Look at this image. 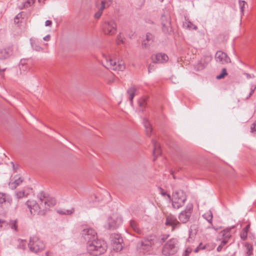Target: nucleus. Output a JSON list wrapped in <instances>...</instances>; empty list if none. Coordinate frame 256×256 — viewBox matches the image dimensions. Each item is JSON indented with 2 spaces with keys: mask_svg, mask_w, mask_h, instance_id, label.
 I'll return each mask as SVG.
<instances>
[{
  "mask_svg": "<svg viewBox=\"0 0 256 256\" xmlns=\"http://www.w3.org/2000/svg\"><path fill=\"white\" fill-rule=\"evenodd\" d=\"M82 235L88 241L87 250L91 254L98 256L104 254L106 250V243L101 240H95L96 232L91 228H84L82 231Z\"/></svg>",
  "mask_w": 256,
  "mask_h": 256,
  "instance_id": "f257e3e1",
  "label": "nucleus"
},
{
  "mask_svg": "<svg viewBox=\"0 0 256 256\" xmlns=\"http://www.w3.org/2000/svg\"><path fill=\"white\" fill-rule=\"evenodd\" d=\"M104 60L102 61L103 66L106 68L113 70L122 71L126 66L122 60H113L111 56L104 54H102Z\"/></svg>",
  "mask_w": 256,
  "mask_h": 256,
  "instance_id": "f03ea898",
  "label": "nucleus"
},
{
  "mask_svg": "<svg viewBox=\"0 0 256 256\" xmlns=\"http://www.w3.org/2000/svg\"><path fill=\"white\" fill-rule=\"evenodd\" d=\"M36 196L38 202L40 206H44L46 208L53 206L56 203V198L50 196L49 193H38Z\"/></svg>",
  "mask_w": 256,
  "mask_h": 256,
  "instance_id": "7ed1b4c3",
  "label": "nucleus"
},
{
  "mask_svg": "<svg viewBox=\"0 0 256 256\" xmlns=\"http://www.w3.org/2000/svg\"><path fill=\"white\" fill-rule=\"evenodd\" d=\"M160 194L164 196H166L170 200H172L173 207L177 209L181 207L186 200L184 193H172V198L169 193Z\"/></svg>",
  "mask_w": 256,
  "mask_h": 256,
  "instance_id": "20e7f679",
  "label": "nucleus"
},
{
  "mask_svg": "<svg viewBox=\"0 0 256 256\" xmlns=\"http://www.w3.org/2000/svg\"><path fill=\"white\" fill-rule=\"evenodd\" d=\"M156 237L150 236L144 238L137 244V249L140 252L145 253L150 250L152 246L155 244Z\"/></svg>",
  "mask_w": 256,
  "mask_h": 256,
  "instance_id": "39448f33",
  "label": "nucleus"
},
{
  "mask_svg": "<svg viewBox=\"0 0 256 256\" xmlns=\"http://www.w3.org/2000/svg\"><path fill=\"white\" fill-rule=\"evenodd\" d=\"M28 246L31 252L38 253L44 249L45 244L38 237L33 236L30 238Z\"/></svg>",
  "mask_w": 256,
  "mask_h": 256,
  "instance_id": "423d86ee",
  "label": "nucleus"
},
{
  "mask_svg": "<svg viewBox=\"0 0 256 256\" xmlns=\"http://www.w3.org/2000/svg\"><path fill=\"white\" fill-rule=\"evenodd\" d=\"M178 250V240L175 238H172L164 245L162 253L165 256H170L174 254Z\"/></svg>",
  "mask_w": 256,
  "mask_h": 256,
  "instance_id": "0eeeda50",
  "label": "nucleus"
},
{
  "mask_svg": "<svg viewBox=\"0 0 256 256\" xmlns=\"http://www.w3.org/2000/svg\"><path fill=\"white\" fill-rule=\"evenodd\" d=\"M102 28L106 34L112 36L116 32V24L114 20L110 19L104 22Z\"/></svg>",
  "mask_w": 256,
  "mask_h": 256,
  "instance_id": "6e6552de",
  "label": "nucleus"
},
{
  "mask_svg": "<svg viewBox=\"0 0 256 256\" xmlns=\"http://www.w3.org/2000/svg\"><path fill=\"white\" fill-rule=\"evenodd\" d=\"M106 227L109 230H114L120 226L122 223V216L118 214H112L108 220Z\"/></svg>",
  "mask_w": 256,
  "mask_h": 256,
  "instance_id": "1a4fd4ad",
  "label": "nucleus"
},
{
  "mask_svg": "<svg viewBox=\"0 0 256 256\" xmlns=\"http://www.w3.org/2000/svg\"><path fill=\"white\" fill-rule=\"evenodd\" d=\"M112 243L114 244V249L116 251H120L122 250V242L123 240L118 234H112L110 236Z\"/></svg>",
  "mask_w": 256,
  "mask_h": 256,
  "instance_id": "9d476101",
  "label": "nucleus"
},
{
  "mask_svg": "<svg viewBox=\"0 0 256 256\" xmlns=\"http://www.w3.org/2000/svg\"><path fill=\"white\" fill-rule=\"evenodd\" d=\"M193 210V205L189 204L186 206L184 210L182 211L179 215V220L182 223H186L188 221Z\"/></svg>",
  "mask_w": 256,
  "mask_h": 256,
  "instance_id": "9b49d317",
  "label": "nucleus"
},
{
  "mask_svg": "<svg viewBox=\"0 0 256 256\" xmlns=\"http://www.w3.org/2000/svg\"><path fill=\"white\" fill-rule=\"evenodd\" d=\"M212 57L210 56H204L194 66L195 70L200 71L204 70L207 64L211 61Z\"/></svg>",
  "mask_w": 256,
  "mask_h": 256,
  "instance_id": "f8f14e48",
  "label": "nucleus"
},
{
  "mask_svg": "<svg viewBox=\"0 0 256 256\" xmlns=\"http://www.w3.org/2000/svg\"><path fill=\"white\" fill-rule=\"evenodd\" d=\"M165 224L167 226H170L172 228V230L180 227V224L176 220V218L172 214H169L166 216Z\"/></svg>",
  "mask_w": 256,
  "mask_h": 256,
  "instance_id": "ddd939ff",
  "label": "nucleus"
},
{
  "mask_svg": "<svg viewBox=\"0 0 256 256\" xmlns=\"http://www.w3.org/2000/svg\"><path fill=\"white\" fill-rule=\"evenodd\" d=\"M216 60L218 62L224 64L231 62L227 54L222 51H218L216 54Z\"/></svg>",
  "mask_w": 256,
  "mask_h": 256,
  "instance_id": "4468645a",
  "label": "nucleus"
},
{
  "mask_svg": "<svg viewBox=\"0 0 256 256\" xmlns=\"http://www.w3.org/2000/svg\"><path fill=\"white\" fill-rule=\"evenodd\" d=\"M13 52L12 45H9L3 48H0V59L8 58Z\"/></svg>",
  "mask_w": 256,
  "mask_h": 256,
  "instance_id": "2eb2a0df",
  "label": "nucleus"
},
{
  "mask_svg": "<svg viewBox=\"0 0 256 256\" xmlns=\"http://www.w3.org/2000/svg\"><path fill=\"white\" fill-rule=\"evenodd\" d=\"M152 60L154 63L162 64L166 62L168 58L165 54L158 53L152 55Z\"/></svg>",
  "mask_w": 256,
  "mask_h": 256,
  "instance_id": "dca6fc26",
  "label": "nucleus"
},
{
  "mask_svg": "<svg viewBox=\"0 0 256 256\" xmlns=\"http://www.w3.org/2000/svg\"><path fill=\"white\" fill-rule=\"evenodd\" d=\"M14 181L10 182L8 184L10 188L13 190L15 189L18 186L22 183L23 180L18 176L16 175L14 176Z\"/></svg>",
  "mask_w": 256,
  "mask_h": 256,
  "instance_id": "f3484780",
  "label": "nucleus"
},
{
  "mask_svg": "<svg viewBox=\"0 0 256 256\" xmlns=\"http://www.w3.org/2000/svg\"><path fill=\"white\" fill-rule=\"evenodd\" d=\"M164 18H166L165 16L162 15L161 18L162 25V31L164 33L166 34L171 30L170 22L168 19L166 20V22H164Z\"/></svg>",
  "mask_w": 256,
  "mask_h": 256,
  "instance_id": "a211bd4d",
  "label": "nucleus"
},
{
  "mask_svg": "<svg viewBox=\"0 0 256 256\" xmlns=\"http://www.w3.org/2000/svg\"><path fill=\"white\" fill-rule=\"evenodd\" d=\"M198 226L196 225L193 224L190 226L189 230V237L188 240L189 242H192L197 233Z\"/></svg>",
  "mask_w": 256,
  "mask_h": 256,
  "instance_id": "6ab92c4d",
  "label": "nucleus"
},
{
  "mask_svg": "<svg viewBox=\"0 0 256 256\" xmlns=\"http://www.w3.org/2000/svg\"><path fill=\"white\" fill-rule=\"evenodd\" d=\"M152 142L154 146L153 155L154 157H156L161 154L160 146L159 144L154 140H152Z\"/></svg>",
  "mask_w": 256,
  "mask_h": 256,
  "instance_id": "aec40b11",
  "label": "nucleus"
},
{
  "mask_svg": "<svg viewBox=\"0 0 256 256\" xmlns=\"http://www.w3.org/2000/svg\"><path fill=\"white\" fill-rule=\"evenodd\" d=\"M143 123L146 129V134L148 136H150L152 132V128L148 120L146 118H144L143 120Z\"/></svg>",
  "mask_w": 256,
  "mask_h": 256,
  "instance_id": "412c9836",
  "label": "nucleus"
},
{
  "mask_svg": "<svg viewBox=\"0 0 256 256\" xmlns=\"http://www.w3.org/2000/svg\"><path fill=\"white\" fill-rule=\"evenodd\" d=\"M30 202L29 200L27 201L26 204L28 205V207L30 208V213L32 214H39L40 211H38V210H37V208H38V206H39L38 204H36L34 202V205L32 206V205L31 204H30Z\"/></svg>",
  "mask_w": 256,
  "mask_h": 256,
  "instance_id": "4be33fe9",
  "label": "nucleus"
},
{
  "mask_svg": "<svg viewBox=\"0 0 256 256\" xmlns=\"http://www.w3.org/2000/svg\"><path fill=\"white\" fill-rule=\"evenodd\" d=\"M136 89L134 86H132L129 88L127 90V94L128 95V99L131 102V104H132V100L134 98Z\"/></svg>",
  "mask_w": 256,
  "mask_h": 256,
  "instance_id": "5701e85b",
  "label": "nucleus"
},
{
  "mask_svg": "<svg viewBox=\"0 0 256 256\" xmlns=\"http://www.w3.org/2000/svg\"><path fill=\"white\" fill-rule=\"evenodd\" d=\"M74 208L70 210L58 209L56 210L57 212L61 215H70L74 213Z\"/></svg>",
  "mask_w": 256,
  "mask_h": 256,
  "instance_id": "b1692460",
  "label": "nucleus"
},
{
  "mask_svg": "<svg viewBox=\"0 0 256 256\" xmlns=\"http://www.w3.org/2000/svg\"><path fill=\"white\" fill-rule=\"evenodd\" d=\"M202 217L206 219L210 224H212V213L211 210H208L202 215Z\"/></svg>",
  "mask_w": 256,
  "mask_h": 256,
  "instance_id": "393cba45",
  "label": "nucleus"
},
{
  "mask_svg": "<svg viewBox=\"0 0 256 256\" xmlns=\"http://www.w3.org/2000/svg\"><path fill=\"white\" fill-rule=\"evenodd\" d=\"M98 0L96 2V6L98 8V10L102 12L106 8L109 6L110 5V4L106 2L105 1L101 0L100 6L98 5Z\"/></svg>",
  "mask_w": 256,
  "mask_h": 256,
  "instance_id": "a878e982",
  "label": "nucleus"
},
{
  "mask_svg": "<svg viewBox=\"0 0 256 256\" xmlns=\"http://www.w3.org/2000/svg\"><path fill=\"white\" fill-rule=\"evenodd\" d=\"M130 227L132 228V230L137 233L140 234L141 232V230H140L137 223L134 220H130Z\"/></svg>",
  "mask_w": 256,
  "mask_h": 256,
  "instance_id": "bb28decb",
  "label": "nucleus"
},
{
  "mask_svg": "<svg viewBox=\"0 0 256 256\" xmlns=\"http://www.w3.org/2000/svg\"><path fill=\"white\" fill-rule=\"evenodd\" d=\"M184 26L189 30H196L197 26L194 25L191 22L186 20L184 23Z\"/></svg>",
  "mask_w": 256,
  "mask_h": 256,
  "instance_id": "cd10ccee",
  "label": "nucleus"
},
{
  "mask_svg": "<svg viewBox=\"0 0 256 256\" xmlns=\"http://www.w3.org/2000/svg\"><path fill=\"white\" fill-rule=\"evenodd\" d=\"M249 228L250 225L248 224L242 230L240 234V238L242 240H245L246 239L248 236V232Z\"/></svg>",
  "mask_w": 256,
  "mask_h": 256,
  "instance_id": "c85d7f7f",
  "label": "nucleus"
},
{
  "mask_svg": "<svg viewBox=\"0 0 256 256\" xmlns=\"http://www.w3.org/2000/svg\"><path fill=\"white\" fill-rule=\"evenodd\" d=\"M19 67L20 70L21 71L22 70L24 72L30 68V66L28 65V64L26 62L25 60L20 61Z\"/></svg>",
  "mask_w": 256,
  "mask_h": 256,
  "instance_id": "c756f323",
  "label": "nucleus"
},
{
  "mask_svg": "<svg viewBox=\"0 0 256 256\" xmlns=\"http://www.w3.org/2000/svg\"><path fill=\"white\" fill-rule=\"evenodd\" d=\"M17 220H12L10 221V223H8V228H10L12 230H14L15 231H18V225L16 224Z\"/></svg>",
  "mask_w": 256,
  "mask_h": 256,
  "instance_id": "7c9ffc66",
  "label": "nucleus"
},
{
  "mask_svg": "<svg viewBox=\"0 0 256 256\" xmlns=\"http://www.w3.org/2000/svg\"><path fill=\"white\" fill-rule=\"evenodd\" d=\"M245 246L246 248V256H250L252 254V246L249 244V243H246L245 244Z\"/></svg>",
  "mask_w": 256,
  "mask_h": 256,
  "instance_id": "2f4dec72",
  "label": "nucleus"
},
{
  "mask_svg": "<svg viewBox=\"0 0 256 256\" xmlns=\"http://www.w3.org/2000/svg\"><path fill=\"white\" fill-rule=\"evenodd\" d=\"M8 228V222L6 220L0 219V230H7Z\"/></svg>",
  "mask_w": 256,
  "mask_h": 256,
  "instance_id": "473e14b6",
  "label": "nucleus"
},
{
  "mask_svg": "<svg viewBox=\"0 0 256 256\" xmlns=\"http://www.w3.org/2000/svg\"><path fill=\"white\" fill-rule=\"evenodd\" d=\"M222 236H224V240H227L228 241V238H230L231 237V234H230V232L228 230H224L222 232Z\"/></svg>",
  "mask_w": 256,
  "mask_h": 256,
  "instance_id": "72a5a7b5",
  "label": "nucleus"
},
{
  "mask_svg": "<svg viewBox=\"0 0 256 256\" xmlns=\"http://www.w3.org/2000/svg\"><path fill=\"white\" fill-rule=\"evenodd\" d=\"M228 243L227 240H222L220 244L218 246L217 250L218 252H220L224 246H225Z\"/></svg>",
  "mask_w": 256,
  "mask_h": 256,
  "instance_id": "f704fd0d",
  "label": "nucleus"
},
{
  "mask_svg": "<svg viewBox=\"0 0 256 256\" xmlns=\"http://www.w3.org/2000/svg\"><path fill=\"white\" fill-rule=\"evenodd\" d=\"M256 89V85H252L250 88V92L248 95L246 96V99L248 100L254 93Z\"/></svg>",
  "mask_w": 256,
  "mask_h": 256,
  "instance_id": "c9c22d12",
  "label": "nucleus"
},
{
  "mask_svg": "<svg viewBox=\"0 0 256 256\" xmlns=\"http://www.w3.org/2000/svg\"><path fill=\"white\" fill-rule=\"evenodd\" d=\"M228 74L227 72H226V68H224L222 70V74H220L216 76V78L218 79V80H220V79H221V78H224V76H226Z\"/></svg>",
  "mask_w": 256,
  "mask_h": 256,
  "instance_id": "e433bc0d",
  "label": "nucleus"
},
{
  "mask_svg": "<svg viewBox=\"0 0 256 256\" xmlns=\"http://www.w3.org/2000/svg\"><path fill=\"white\" fill-rule=\"evenodd\" d=\"M138 106L142 108H144L146 106V100L144 99V98H140L138 100Z\"/></svg>",
  "mask_w": 256,
  "mask_h": 256,
  "instance_id": "4c0bfd02",
  "label": "nucleus"
},
{
  "mask_svg": "<svg viewBox=\"0 0 256 256\" xmlns=\"http://www.w3.org/2000/svg\"><path fill=\"white\" fill-rule=\"evenodd\" d=\"M26 240H20L19 248L22 249H25L26 248Z\"/></svg>",
  "mask_w": 256,
  "mask_h": 256,
  "instance_id": "58836bf2",
  "label": "nucleus"
},
{
  "mask_svg": "<svg viewBox=\"0 0 256 256\" xmlns=\"http://www.w3.org/2000/svg\"><path fill=\"white\" fill-rule=\"evenodd\" d=\"M6 196L5 193H0V204H2L6 202Z\"/></svg>",
  "mask_w": 256,
  "mask_h": 256,
  "instance_id": "ea45409f",
  "label": "nucleus"
},
{
  "mask_svg": "<svg viewBox=\"0 0 256 256\" xmlns=\"http://www.w3.org/2000/svg\"><path fill=\"white\" fill-rule=\"evenodd\" d=\"M239 4L240 6V10L242 12L244 11V9L245 8V6L246 5V2L243 0H240Z\"/></svg>",
  "mask_w": 256,
  "mask_h": 256,
  "instance_id": "a19ab883",
  "label": "nucleus"
},
{
  "mask_svg": "<svg viewBox=\"0 0 256 256\" xmlns=\"http://www.w3.org/2000/svg\"><path fill=\"white\" fill-rule=\"evenodd\" d=\"M34 0H28L24 3V7L28 8L32 4H34Z\"/></svg>",
  "mask_w": 256,
  "mask_h": 256,
  "instance_id": "79ce46f5",
  "label": "nucleus"
},
{
  "mask_svg": "<svg viewBox=\"0 0 256 256\" xmlns=\"http://www.w3.org/2000/svg\"><path fill=\"white\" fill-rule=\"evenodd\" d=\"M168 236L169 235L168 234L162 235L159 239L160 242L161 244L163 243L168 238Z\"/></svg>",
  "mask_w": 256,
  "mask_h": 256,
  "instance_id": "37998d69",
  "label": "nucleus"
},
{
  "mask_svg": "<svg viewBox=\"0 0 256 256\" xmlns=\"http://www.w3.org/2000/svg\"><path fill=\"white\" fill-rule=\"evenodd\" d=\"M28 193H16V196L18 198H21L23 197L26 196Z\"/></svg>",
  "mask_w": 256,
  "mask_h": 256,
  "instance_id": "c03bdc74",
  "label": "nucleus"
},
{
  "mask_svg": "<svg viewBox=\"0 0 256 256\" xmlns=\"http://www.w3.org/2000/svg\"><path fill=\"white\" fill-rule=\"evenodd\" d=\"M146 40L148 42L153 40V36L152 34L148 33L146 35Z\"/></svg>",
  "mask_w": 256,
  "mask_h": 256,
  "instance_id": "a18cd8bd",
  "label": "nucleus"
},
{
  "mask_svg": "<svg viewBox=\"0 0 256 256\" xmlns=\"http://www.w3.org/2000/svg\"><path fill=\"white\" fill-rule=\"evenodd\" d=\"M192 249L190 248H188L184 251V256H188L192 252Z\"/></svg>",
  "mask_w": 256,
  "mask_h": 256,
  "instance_id": "49530a36",
  "label": "nucleus"
},
{
  "mask_svg": "<svg viewBox=\"0 0 256 256\" xmlns=\"http://www.w3.org/2000/svg\"><path fill=\"white\" fill-rule=\"evenodd\" d=\"M250 132H256V120L253 123L250 128Z\"/></svg>",
  "mask_w": 256,
  "mask_h": 256,
  "instance_id": "de8ad7c7",
  "label": "nucleus"
},
{
  "mask_svg": "<svg viewBox=\"0 0 256 256\" xmlns=\"http://www.w3.org/2000/svg\"><path fill=\"white\" fill-rule=\"evenodd\" d=\"M124 41L122 39H121V36L120 34H118L117 36V44H123Z\"/></svg>",
  "mask_w": 256,
  "mask_h": 256,
  "instance_id": "09e8293b",
  "label": "nucleus"
},
{
  "mask_svg": "<svg viewBox=\"0 0 256 256\" xmlns=\"http://www.w3.org/2000/svg\"><path fill=\"white\" fill-rule=\"evenodd\" d=\"M146 40H144L142 43L143 48H146L150 46V44L148 43L149 42H146Z\"/></svg>",
  "mask_w": 256,
  "mask_h": 256,
  "instance_id": "8fccbe9b",
  "label": "nucleus"
},
{
  "mask_svg": "<svg viewBox=\"0 0 256 256\" xmlns=\"http://www.w3.org/2000/svg\"><path fill=\"white\" fill-rule=\"evenodd\" d=\"M102 12L100 10H98L97 12H96L94 14V18L96 19L99 18L102 14Z\"/></svg>",
  "mask_w": 256,
  "mask_h": 256,
  "instance_id": "3c124183",
  "label": "nucleus"
},
{
  "mask_svg": "<svg viewBox=\"0 0 256 256\" xmlns=\"http://www.w3.org/2000/svg\"><path fill=\"white\" fill-rule=\"evenodd\" d=\"M20 14H18L14 18V22L16 24H18L19 22V18L20 17Z\"/></svg>",
  "mask_w": 256,
  "mask_h": 256,
  "instance_id": "603ef678",
  "label": "nucleus"
},
{
  "mask_svg": "<svg viewBox=\"0 0 256 256\" xmlns=\"http://www.w3.org/2000/svg\"><path fill=\"white\" fill-rule=\"evenodd\" d=\"M45 26H52V22L50 20H47L45 22Z\"/></svg>",
  "mask_w": 256,
  "mask_h": 256,
  "instance_id": "864d4df0",
  "label": "nucleus"
},
{
  "mask_svg": "<svg viewBox=\"0 0 256 256\" xmlns=\"http://www.w3.org/2000/svg\"><path fill=\"white\" fill-rule=\"evenodd\" d=\"M50 34H48L46 36H44L43 39L45 41H49L50 40Z\"/></svg>",
  "mask_w": 256,
  "mask_h": 256,
  "instance_id": "5fc2aeb1",
  "label": "nucleus"
},
{
  "mask_svg": "<svg viewBox=\"0 0 256 256\" xmlns=\"http://www.w3.org/2000/svg\"><path fill=\"white\" fill-rule=\"evenodd\" d=\"M80 256H94V255L91 254L88 252V253H84L80 254Z\"/></svg>",
  "mask_w": 256,
  "mask_h": 256,
  "instance_id": "6e6d98bb",
  "label": "nucleus"
},
{
  "mask_svg": "<svg viewBox=\"0 0 256 256\" xmlns=\"http://www.w3.org/2000/svg\"><path fill=\"white\" fill-rule=\"evenodd\" d=\"M154 66H152L151 64H150L148 66V72H152V70H154Z\"/></svg>",
  "mask_w": 256,
  "mask_h": 256,
  "instance_id": "4d7b16f0",
  "label": "nucleus"
},
{
  "mask_svg": "<svg viewBox=\"0 0 256 256\" xmlns=\"http://www.w3.org/2000/svg\"><path fill=\"white\" fill-rule=\"evenodd\" d=\"M5 70H6L5 68H4V69L0 68V75L3 76L2 72H4L5 71Z\"/></svg>",
  "mask_w": 256,
  "mask_h": 256,
  "instance_id": "13d9d810",
  "label": "nucleus"
},
{
  "mask_svg": "<svg viewBox=\"0 0 256 256\" xmlns=\"http://www.w3.org/2000/svg\"><path fill=\"white\" fill-rule=\"evenodd\" d=\"M46 256H52V254L48 252H46Z\"/></svg>",
  "mask_w": 256,
  "mask_h": 256,
  "instance_id": "bf43d9fd",
  "label": "nucleus"
},
{
  "mask_svg": "<svg viewBox=\"0 0 256 256\" xmlns=\"http://www.w3.org/2000/svg\"><path fill=\"white\" fill-rule=\"evenodd\" d=\"M165 18H164V22H166V20L168 19L169 20H170V18L168 17V16H165Z\"/></svg>",
  "mask_w": 256,
  "mask_h": 256,
  "instance_id": "052dcab7",
  "label": "nucleus"
},
{
  "mask_svg": "<svg viewBox=\"0 0 256 256\" xmlns=\"http://www.w3.org/2000/svg\"><path fill=\"white\" fill-rule=\"evenodd\" d=\"M198 247H199L200 249H204V246H202V244H200Z\"/></svg>",
  "mask_w": 256,
  "mask_h": 256,
  "instance_id": "680f3d73",
  "label": "nucleus"
},
{
  "mask_svg": "<svg viewBox=\"0 0 256 256\" xmlns=\"http://www.w3.org/2000/svg\"><path fill=\"white\" fill-rule=\"evenodd\" d=\"M102 1H105L106 2H108V4H110L112 2V0H102Z\"/></svg>",
  "mask_w": 256,
  "mask_h": 256,
  "instance_id": "e2e57ef3",
  "label": "nucleus"
},
{
  "mask_svg": "<svg viewBox=\"0 0 256 256\" xmlns=\"http://www.w3.org/2000/svg\"><path fill=\"white\" fill-rule=\"evenodd\" d=\"M97 195L95 196V198L96 199H98V198L99 196H100V193H97Z\"/></svg>",
  "mask_w": 256,
  "mask_h": 256,
  "instance_id": "0e129e2a",
  "label": "nucleus"
},
{
  "mask_svg": "<svg viewBox=\"0 0 256 256\" xmlns=\"http://www.w3.org/2000/svg\"><path fill=\"white\" fill-rule=\"evenodd\" d=\"M199 249H200L199 247H198H198L195 249V250H194V252H197L198 251Z\"/></svg>",
  "mask_w": 256,
  "mask_h": 256,
  "instance_id": "69168bd1",
  "label": "nucleus"
},
{
  "mask_svg": "<svg viewBox=\"0 0 256 256\" xmlns=\"http://www.w3.org/2000/svg\"><path fill=\"white\" fill-rule=\"evenodd\" d=\"M42 50V48L40 47H38L37 48H36V50L38 51H40Z\"/></svg>",
  "mask_w": 256,
  "mask_h": 256,
  "instance_id": "338daca9",
  "label": "nucleus"
},
{
  "mask_svg": "<svg viewBox=\"0 0 256 256\" xmlns=\"http://www.w3.org/2000/svg\"><path fill=\"white\" fill-rule=\"evenodd\" d=\"M10 163H11V164H12V166H13L14 168V163L13 162H11Z\"/></svg>",
  "mask_w": 256,
  "mask_h": 256,
  "instance_id": "774afa93",
  "label": "nucleus"
}]
</instances>
